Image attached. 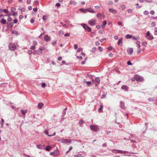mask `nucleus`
Returning a JSON list of instances; mask_svg holds the SVG:
<instances>
[{
    "instance_id": "nucleus-1",
    "label": "nucleus",
    "mask_w": 157,
    "mask_h": 157,
    "mask_svg": "<svg viewBox=\"0 0 157 157\" xmlns=\"http://www.w3.org/2000/svg\"><path fill=\"white\" fill-rule=\"evenodd\" d=\"M91 129L94 132H96L99 130V128L98 126L96 125H92L90 126Z\"/></svg>"
},
{
    "instance_id": "nucleus-2",
    "label": "nucleus",
    "mask_w": 157,
    "mask_h": 157,
    "mask_svg": "<svg viewBox=\"0 0 157 157\" xmlns=\"http://www.w3.org/2000/svg\"><path fill=\"white\" fill-rule=\"evenodd\" d=\"M10 49L11 51H14L16 49V46L15 44L13 43H10L9 45Z\"/></svg>"
},
{
    "instance_id": "nucleus-3",
    "label": "nucleus",
    "mask_w": 157,
    "mask_h": 157,
    "mask_svg": "<svg viewBox=\"0 0 157 157\" xmlns=\"http://www.w3.org/2000/svg\"><path fill=\"white\" fill-rule=\"evenodd\" d=\"M82 25L85 29L87 31L90 32L91 31V29L89 27L87 26L86 24H82Z\"/></svg>"
},
{
    "instance_id": "nucleus-4",
    "label": "nucleus",
    "mask_w": 157,
    "mask_h": 157,
    "mask_svg": "<svg viewBox=\"0 0 157 157\" xmlns=\"http://www.w3.org/2000/svg\"><path fill=\"white\" fill-rule=\"evenodd\" d=\"M136 78V80L137 81L142 82L143 80V78L141 76L136 75H134Z\"/></svg>"
},
{
    "instance_id": "nucleus-5",
    "label": "nucleus",
    "mask_w": 157,
    "mask_h": 157,
    "mask_svg": "<svg viewBox=\"0 0 157 157\" xmlns=\"http://www.w3.org/2000/svg\"><path fill=\"white\" fill-rule=\"evenodd\" d=\"M45 133L47 135H48V136H53L55 135L56 133L55 132H54L53 134L50 131L49 132L47 130H46L44 131Z\"/></svg>"
},
{
    "instance_id": "nucleus-6",
    "label": "nucleus",
    "mask_w": 157,
    "mask_h": 157,
    "mask_svg": "<svg viewBox=\"0 0 157 157\" xmlns=\"http://www.w3.org/2000/svg\"><path fill=\"white\" fill-rule=\"evenodd\" d=\"M96 21L94 19H91L88 21V23L90 26H93L95 25Z\"/></svg>"
},
{
    "instance_id": "nucleus-7",
    "label": "nucleus",
    "mask_w": 157,
    "mask_h": 157,
    "mask_svg": "<svg viewBox=\"0 0 157 157\" xmlns=\"http://www.w3.org/2000/svg\"><path fill=\"white\" fill-rule=\"evenodd\" d=\"M146 37L148 40H151L153 38V37L150 35L149 31H147L146 33Z\"/></svg>"
},
{
    "instance_id": "nucleus-8",
    "label": "nucleus",
    "mask_w": 157,
    "mask_h": 157,
    "mask_svg": "<svg viewBox=\"0 0 157 157\" xmlns=\"http://www.w3.org/2000/svg\"><path fill=\"white\" fill-rule=\"evenodd\" d=\"M133 49L132 48H128L127 50L128 53L129 55H131L133 52Z\"/></svg>"
},
{
    "instance_id": "nucleus-9",
    "label": "nucleus",
    "mask_w": 157,
    "mask_h": 157,
    "mask_svg": "<svg viewBox=\"0 0 157 157\" xmlns=\"http://www.w3.org/2000/svg\"><path fill=\"white\" fill-rule=\"evenodd\" d=\"M71 140L70 139H64L62 140L61 141V142L62 143H70L71 142Z\"/></svg>"
},
{
    "instance_id": "nucleus-10",
    "label": "nucleus",
    "mask_w": 157,
    "mask_h": 157,
    "mask_svg": "<svg viewBox=\"0 0 157 157\" xmlns=\"http://www.w3.org/2000/svg\"><path fill=\"white\" fill-rule=\"evenodd\" d=\"M44 39L46 41H49L51 40V38L48 35H45L44 37Z\"/></svg>"
},
{
    "instance_id": "nucleus-11",
    "label": "nucleus",
    "mask_w": 157,
    "mask_h": 157,
    "mask_svg": "<svg viewBox=\"0 0 157 157\" xmlns=\"http://www.w3.org/2000/svg\"><path fill=\"white\" fill-rule=\"evenodd\" d=\"M109 12L114 14L116 13H117V11L116 10L112 8H110L109 10Z\"/></svg>"
},
{
    "instance_id": "nucleus-12",
    "label": "nucleus",
    "mask_w": 157,
    "mask_h": 157,
    "mask_svg": "<svg viewBox=\"0 0 157 157\" xmlns=\"http://www.w3.org/2000/svg\"><path fill=\"white\" fill-rule=\"evenodd\" d=\"M86 10L89 12L92 13H94L95 12V11L90 8H87L86 9Z\"/></svg>"
},
{
    "instance_id": "nucleus-13",
    "label": "nucleus",
    "mask_w": 157,
    "mask_h": 157,
    "mask_svg": "<svg viewBox=\"0 0 157 157\" xmlns=\"http://www.w3.org/2000/svg\"><path fill=\"white\" fill-rule=\"evenodd\" d=\"M117 44L119 46H121L122 44V39H120L117 42Z\"/></svg>"
},
{
    "instance_id": "nucleus-14",
    "label": "nucleus",
    "mask_w": 157,
    "mask_h": 157,
    "mask_svg": "<svg viewBox=\"0 0 157 157\" xmlns=\"http://www.w3.org/2000/svg\"><path fill=\"white\" fill-rule=\"evenodd\" d=\"M43 105V103L42 102H40L38 104V107L39 109H41Z\"/></svg>"
},
{
    "instance_id": "nucleus-15",
    "label": "nucleus",
    "mask_w": 157,
    "mask_h": 157,
    "mask_svg": "<svg viewBox=\"0 0 157 157\" xmlns=\"http://www.w3.org/2000/svg\"><path fill=\"white\" fill-rule=\"evenodd\" d=\"M121 88L123 89H124L125 90L127 91L128 90V87L124 85L122 86Z\"/></svg>"
},
{
    "instance_id": "nucleus-16",
    "label": "nucleus",
    "mask_w": 157,
    "mask_h": 157,
    "mask_svg": "<svg viewBox=\"0 0 157 157\" xmlns=\"http://www.w3.org/2000/svg\"><path fill=\"white\" fill-rule=\"evenodd\" d=\"M106 24V21H104L103 22V25H101V28H104Z\"/></svg>"
},
{
    "instance_id": "nucleus-17",
    "label": "nucleus",
    "mask_w": 157,
    "mask_h": 157,
    "mask_svg": "<svg viewBox=\"0 0 157 157\" xmlns=\"http://www.w3.org/2000/svg\"><path fill=\"white\" fill-rule=\"evenodd\" d=\"M120 106L121 107L122 109H124V104L123 102L122 101L121 102Z\"/></svg>"
},
{
    "instance_id": "nucleus-18",
    "label": "nucleus",
    "mask_w": 157,
    "mask_h": 157,
    "mask_svg": "<svg viewBox=\"0 0 157 157\" xmlns=\"http://www.w3.org/2000/svg\"><path fill=\"white\" fill-rule=\"evenodd\" d=\"M27 111L26 110H21V112L22 114L24 115H25L26 113H27Z\"/></svg>"
},
{
    "instance_id": "nucleus-19",
    "label": "nucleus",
    "mask_w": 157,
    "mask_h": 157,
    "mask_svg": "<svg viewBox=\"0 0 157 157\" xmlns=\"http://www.w3.org/2000/svg\"><path fill=\"white\" fill-rule=\"evenodd\" d=\"M43 146L41 145V144H39V145H36V147L38 149H43Z\"/></svg>"
},
{
    "instance_id": "nucleus-20",
    "label": "nucleus",
    "mask_w": 157,
    "mask_h": 157,
    "mask_svg": "<svg viewBox=\"0 0 157 157\" xmlns=\"http://www.w3.org/2000/svg\"><path fill=\"white\" fill-rule=\"evenodd\" d=\"M70 3L71 5H76L77 4L76 2L73 1H71L70 2Z\"/></svg>"
},
{
    "instance_id": "nucleus-21",
    "label": "nucleus",
    "mask_w": 157,
    "mask_h": 157,
    "mask_svg": "<svg viewBox=\"0 0 157 157\" xmlns=\"http://www.w3.org/2000/svg\"><path fill=\"white\" fill-rule=\"evenodd\" d=\"M6 20L3 19H2L1 20V22L3 24H5L6 23Z\"/></svg>"
},
{
    "instance_id": "nucleus-22",
    "label": "nucleus",
    "mask_w": 157,
    "mask_h": 157,
    "mask_svg": "<svg viewBox=\"0 0 157 157\" xmlns=\"http://www.w3.org/2000/svg\"><path fill=\"white\" fill-rule=\"evenodd\" d=\"M102 16V15L101 13H98L97 14V17H98L101 18Z\"/></svg>"
},
{
    "instance_id": "nucleus-23",
    "label": "nucleus",
    "mask_w": 157,
    "mask_h": 157,
    "mask_svg": "<svg viewBox=\"0 0 157 157\" xmlns=\"http://www.w3.org/2000/svg\"><path fill=\"white\" fill-rule=\"evenodd\" d=\"M51 147L49 146H48L46 147L45 150L47 151H49L51 150Z\"/></svg>"
},
{
    "instance_id": "nucleus-24",
    "label": "nucleus",
    "mask_w": 157,
    "mask_h": 157,
    "mask_svg": "<svg viewBox=\"0 0 157 157\" xmlns=\"http://www.w3.org/2000/svg\"><path fill=\"white\" fill-rule=\"evenodd\" d=\"M140 41H137L136 42V44L138 45V48H139L140 47Z\"/></svg>"
},
{
    "instance_id": "nucleus-25",
    "label": "nucleus",
    "mask_w": 157,
    "mask_h": 157,
    "mask_svg": "<svg viewBox=\"0 0 157 157\" xmlns=\"http://www.w3.org/2000/svg\"><path fill=\"white\" fill-rule=\"evenodd\" d=\"M95 80L97 82L99 83L100 82V79L99 77L96 78Z\"/></svg>"
},
{
    "instance_id": "nucleus-26",
    "label": "nucleus",
    "mask_w": 157,
    "mask_h": 157,
    "mask_svg": "<svg viewBox=\"0 0 157 157\" xmlns=\"http://www.w3.org/2000/svg\"><path fill=\"white\" fill-rule=\"evenodd\" d=\"M126 37L127 39L130 38L132 37V36L129 34H128L126 35Z\"/></svg>"
},
{
    "instance_id": "nucleus-27",
    "label": "nucleus",
    "mask_w": 157,
    "mask_h": 157,
    "mask_svg": "<svg viewBox=\"0 0 157 157\" xmlns=\"http://www.w3.org/2000/svg\"><path fill=\"white\" fill-rule=\"evenodd\" d=\"M48 18V16L46 15L43 16V19L44 20H46Z\"/></svg>"
},
{
    "instance_id": "nucleus-28",
    "label": "nucleus",
    "mask_w": 157,
    "mask_h": 157,
    "mask_svg": "<svg viewBox=\"0 0 157 157\" xmlns=\"http://www.w3.org/2000/svg\"><path fill=\"white\" fill-rule=\"evenodd\" d=\"M116 151H117V152L118 153H124V152H123V151L120 150H116Z\"/></svg>"
},
{
    "instance_id": "nucleus-29",
    "label": "nucleus",
    "mask_w": 157,
    "mask_h": 157,
    "mask_svg": "<svg viewBox=\"0 0 157 157\" xmlns=\"http://www.w3.org/2000/svg\"><path fill=\"white\" fill-rule=\"evenodd\" d=\"M155 34V35H157V27H155L154 28Z\"/></svg>"
},
{
    "instance_id": "nucleus-30",
    "label": "nucleus",
    "mask_w": 157,
    "mask_h": 157,
    "mask_svg": "<svg viewBox=\"0 0 157 157\" xmlns=\"http://www.w3.org/2000/svg\"><path fill=\"white\" fill-rule=\"evenodd\" d=\"M103 108V106L102 105H101L99 109V112H100L102 110Z\"/></svg>"
},
{
    "instance_id": "nucleus-31",
    "label": "nucleus",
    "mask_w": 157,
    "mask_h": 157,
    "mask_svg": "<svg viewBox=\"0 0 157 157\" xmlns=\"http://www.w3.org/2000/svg\"><path fill=\"white\" fill-rule=\"evenodd\" d=\"M144 15H148L149 14V12L147 10H145L144 12Z\"/></svg>"
},
{
    "instance_id": "nucleus-32",
    "label": "nucleus",
    "mask_w": 157,
    "mask_h": 157,
    "mask_svg": "<svg viewBox=\"0 0 157 157\" xmlns=\"http://www.w3.org/2000/svg\"><path fill=\"white\" fill-rule=\"evenodd\" d=\"M82 48H78V50H77V52H81V51H82Z\"/></svg>"
},
{
    "instance_id": "nucleus-33",
    "label": "nucleus",
    "mask_w": 157,
    "mask_h": 157,
    "mask_svg": "<svg viewBox=\"0 0 157 157\" xmlns=\"http://www.w3.org/2000/svg\"><path fill=\"white\" fill-rule=\"evenodd\" d=\"M139 39V37H136L135 36H133V39L134 40H137Z\"/></svg>"
},
{
    "instance_id": "nucleus-34",
    "label": "nucleus",
    "mask_w": 157,
    "mask_h": 157,
    "mask_svg": "<svg viewBox=\"0 0 157 157\" xmlns=\"http://www.w3.org/2000/svg\"><path fill=\"white\" fill-rule=\"evenodd\" d=\"M41 86L42 87L44 88L46 86V84L45 83H42L41 84Z\"/></svg>"
},
{
    "instance_id": "nucleus-35",
    "label": "nucleus",
    "mask_w": 157,
    "mask_h": 157,
    "mask_svg": "<svg viewBox=\"0 0 157 157\" xmlns=\"http://www.w3.org/2000/svg\"><path fill=\"white\" fill-rule=\"evenodd\" d=\"M7 20L9 22H10L12 21V19L10 17H8L7 19Z\"/></svg>"
},
{
    "instance_id": "nucleus-36",
    "label": "nucleus",
    "mask_w": 157,
    "mask_h": 157,
    "mask_svg": "<svg viewBox=\"0 0 157 157\" xmlns=\"http://www.w3.org/2000/svg\"><path fill=\"white\" fill-rule=\"evenodd\" d=\"M74 49L75 50H76V49H77L78 47V46L77 44H75L74 45Z\"/></svg>"
},
{
    "instance_id": "nucleus-37",
    "label": "nucleus",
    "mask_w": 157,
    "mask_h": 157,
    "mask_svg": "<svg viewBox=\"0 0 157 157\" xmlns=\"http://www.w3.org/2000/svg\"><path fill=\"white\" fill-rule=\"evenodd\" d=\"M64 36L66 37H69L70 36V34L68 33H67L66 34L64 35Z\"/></svg>"
},
{
    "instance_id": "nucleus-38",
    "label": "nucleus",
    "mask_w": 157,
    "mask_h": 157,
    "mask_svg": "<svg viewBox=\"0 0 157 157\" xmlns=\"http://www.w3.org/2000/svg\"><path fill=\"white\" fill-rule=\"evenodd\" d=\"M136 8H140L141 7V6H139V4L138 3H137L136 4Z\"/></svg>"
},
{
    "instance_id": "nucleus-39",
    "label": "nucleus",
    "mask_w": 157,
    "mask_h": 157,
    "mask_svg": "<svg viewBox=\"0 0 157 157\" xmlns=\"http://www.w3.org/2000/svg\"><path fill=\"white\" fill-rule=\"evenodd\" d=\"M80 10L82 11L83 13H86V9L85 10V9H83V8H82L80 9Z\"/></svg>"
},
{
    "instance_id": "nucleus-40",
    "label": "nucleus",
    "mask_w": 157,
    "mask_h": 157,
    "mask_svg": "<svg viewBox=\"0 0 157 157\" xmlns=\"http://www.w3.org/2000/svg\"><path fill=\"white\" fill-rule=\"evenodd\" d=\"M4 123V120L3 119H2V122H1V127H2V125Z\"/></svg>"
},
{
    "instance_id": "nucleus-41",
    "label": "nucleus",
    "mask_w": 157,
    "mask_h": 157,
    "mask_svg": "<svg viewBox=\"0 0 157 157\" xmlns=\"http://www.w3.org/2000/svg\"><path fill=\"white\" fill-rule=\"evenodd\" d=\"M121 9L123 10H124L125 8V6L124 5H121Z\"/></svg>"
},
{
    "instance_id": "nucleus-42",
    "label": "nucleus",
    "mask_w": 157,
    "mask_h": 157,
    "mask_svg": "<svg viewBox=\"0 0 157 157\" xmlns=\"http://www.w3.org/2000/svg\"><path fill=\"white\" fill-rule=\"evenodd\" d=\"M3 12L5 13H7L8 12V11L7 9H5L3 10Z\"/></svg>"
},
{
    "instance_id": "nucleus-43",
    "label": "nucleus",
    "mask_w": 157,
    "mask_h": 157,
    "mask_svg": "<svg viewBox=\"0 0 157 157\" xmlns=\"http://www.w3.org/2000/svg\"><path fill=\"white\" fill-rule=\"evenodd\" d=\"M151 25L153 27H154L155 25V22H153L151 23Z\"/></svg>"
},
{
    "instance_id": "nucleus-44",
    "label": "nucleus",
    "mask_w": 157,
    "mask_h": 157,
    "mask_svg": "<svg viewBox=\"0 0 157 157\" xmlns=\"http://www.w3.org/2000/svg\"><path fill=\"white\" fill-rule=\"evenodd\" d=\"M135 80H136V78L134 76V77L132 78L131 79V81L133 82Z\"/></svg>"
},
{
    "instance_id": "nucleus-45",
    "label": "nucleus",
    "mask_w": 157,
    "mask_h": 157,
    "mask_svg": "<svg viewBox=\"0 0 157 157\" xmlns=\"http://www.w3.org/2000/svg\"><path fill=\"white\" fill-rule=\"evenodd\" d=\"M11 10L13 12H14L16 10V9L15 8L13 7L12 8Z\"/></svg>"
},
{
    "instance_id": "nucleus-46",
    "label": "nucleus",
    "mask_w": 157,
    "mask_h": 157,
    "mask_svg": "<svg viewBox=\"0 0 157 157\" xmlns=\"http://www.w3.org/2000/svg\"><path fill=\"white\" fill-rule=\"evenodd\" d=\"M12 15L13 16L17 15V12H13Z\"/></svg>"
},
{
    "instance_id": "nucleus-47",
    "label": "nucleus",
    "mask_w": 157,
    "mask_h": 157,
    "mask_svg": "<svg viewBox=\"0 0 157 157\" xmlns=\"http://www.w3.org/2000/svg\"><path fill=\"white\" fill-rule=\"evenodd\" d=\"M98 49L99 51L101 52L102 50V48L100 46H99L98 47Z\"/></svg>"
},
{
    "instance_id": "nucleus-48",
    "label": "nucleus",
    "mask_w": 157,
    "mask_h": 157,
    "mask_svg": "<svg viewBox=\"0 0 157 157\" xmlns=\"http://www.w3.org/2000/svg\"><path fill=\"white\" fill-rule=\"evenodd\" d=\"M96 50V48L95 47H93L92 49V52H94Z\"/></svg>"
},
{
    "instance_id": "nucleus-49",
    "label": "nucleus",
    "mask_w": 157,
    "mask_h": 157,
    "mask_svg": "<svg viewBox=\"0 0 157 157\" xmlns=\"http://www.w3.org/2000/svg\"><path fill=\"white\" fill-rule=\"evenodd\" d=\"M150 13L151 14L153 15L155 13L154 11L153 10H151L150 11Z\"/></svg>"
},
{
    "instance_id": "nucleus-50",
    "label": "nucleus",
    "mask_w": 157,
    "mask_h": 157,
    "mask_svg": "<svg viewBox=\"0 0 157 157\" xmlns=\"http://www.w3.org/2000/svg\"><path fill=\"white\" fill-rule=\"evenodd\" d=\"M35 46H33V45L31 46V47L30 48V49L33 50L35 49Z\"/></svg>"
},
{
    "instance_id": "nucleus-51",
    "label": "nucleus",
    "mask_w": 157,
    "mask_h": 157,
    "mask_svg": "<svg viewBox=\"0 0 157 157\" xmlns=\"http://www.w3.org/2000/svg\"><path fill=\"white\" fill-rule=\"evenodd\" d=\"M31 2V0H27V3L28 4H30Z\"/></svg>"
},
{
    "instance_id": "nucleus-52",
    "label": "nucleus",
    "mask_w": 157,
    "mask_h": 157,
    "mask_svg": "<svg viewBox=\"0 0 157 157\" xmlns=\"http://www.w3.org/2000/svg\"><path fill=\"white\" fill-rule=\"evenodd\" d=\"M87 84L88 85H90L91 84V82L90 81H88L86 82Z\"/></svg>"
},
{
    "instance_id": "nucleus-53",
    "label": "nucleus",
    "mask_w": 157,
    "mask_h": 157,
    "mask_svg": "<svg viewBox=\"0 0 157 157\" xmlns=\"http://www.w3.org/2000/svg\"><path fill=\"white\" fill-rule=\"evenodd\" d=\"M38 53V51L37 50H35L33 52V54L34 55H35Z\"/></svg>"
},
{
    "instance_id": "nucleus-54",
    "label": "nucleus",
    "mask_w": 157,
    "mask_h": 157,
    "mask_svg": "<svg viewBox=\"0 0 157 157\" xmlns=\"http://www.w3.org/2000/svg\"><path fill=\"white\" fill-rule=\"evenodd\" d=\"M118 24L119 25H122L123 24L122 23L121 21H119L118 22Z\"/></svg>"
},
{
    "instance_id": "nucleus-55",
    "label": "nucleus",
    "mask_w": 157,
    "mask_h": 157,
    "mask_svg": "<svg viewBox=\"0 0 157 157\" xmlns=\"http://www.w3.org/2000/svg\"><path fill=\"white\" fill-rule=\"evenodd\" d=\"M37 51H38V52H39L41 53H42V50L40 48L38 49Z\"/></svg>"
},
{
    "instance_id": "nucleus-56",
    "label": "nucleus",
    "mask_w": 157,
    "mask_h": 157,
    "mask_svg": "<svg viewBox=\"0 0 157 157\" xmlns=\"http://www.w3.org/2000/svg\"><path fill=\"white\" fill-rule=\"evenodd\" d=\"M127 64L128 65H131L132 63L130 61H128L127 62Z\"/></svg>"
},
{
    "instance_id": "nucleus-57",
    "label": "nucleus",
    "mask_w": 157,
    "mask_h": 157,
    "mask_svg": "<svg viewBox=\"0 0 157 157\" xmlns=\"http://www.w3.org/2000/svg\"><path fill=\"white\" fill-rule=\"evenodd\" d=\"M72 149V147H70L69 148V149L68 150V151L67 152V154L68 153L69 151H71Z\"/></svg>"
},
{
    "instance_id": "nucleus-58",
    "label": "nucleus",
    "mask_w": 157,
    "mask_h": 157,
    "mask_svg": "<svg viewBox=\"0 0 157 157\" xmlns=\"http://www.w3.org/2000/svg\"><path fill=\"white\" fill-rule=\"evenodd\" d=\"M145 1L147 2H152V0H145Z\"/></svg>"
},
{
    "instance_id": "nucleus-59",
    "label": "nucleus",
    "mask_w": 157,
    "mask_h": 157,
    "mask_svg": "<svg viewBox=\"0 0 157 157\" xmlns=\"http://www.w3.org/2000/svg\"><path fill=\"white\" fill-rule=\"evenodd\" d=\"M23 17H24L22 15H20L19 16V18L20 19H22Z\"/></svg>"
},
{
    "instance_id": "nucleus-60",
    "label": "nucleus",
    "mask_w": 157,
    "mask_h": 157,
    "mask_svg": "<svg viewBox=\"0 0 157 157\" xmlns=\"http://www.w3.org/2000/svg\"><path fill=\"white\" fill-rule=\"evenodd\" d=\"M33 44L34 45H36L37 44V42L36 41H34L33 42Z\"/></svg>"
},
{
    "instance_id": "nucleus-61",
    "label": "nucleus",
    "mask_w": 157,
    "mask_h": 157,
    "mask_svg": "<svg viewBox=\"0 0 157 157\" xmlns=\"http://www.w3.org/2000/svg\"><path fill=\"white\" fill-rule=\"evenodd\" d=\"M141 51V50L139 48V49L137 51V54H139Z\"/></svg>"
},
{
    "instance_id": "nucleus-62",
    "label": "nucleus",
    "mask_w": 157,
    "mask_h": 157,
    "mask_svg": "<svg viewBox=\"0 0 157 157\" xmlns=\"http://www.w3.org/2000/svg\"><path fill=\"white\" fill-rule=\"evenodd\" d=\"M37 7H36L35 8H34L33 9V11H35V12H36L37 11Z\"/></svg>"
},
{
    "instance_id": "nucleus-63",
    "label": "nucleus",
    "mask_w": 157,
    "mask_h": 157,
    "mask_svg": "<svg viewBox=\"0 0 157 157\" xmlns=\"http://www.w3.org/2000/svg\"><path fill=\"white\" fill-rule=\"evenodd\" d=\"M75 157H82V156L81 155H75Z\"/></svg>"
},
{
    "instance_id": "nucleus-64",
    "label": "nucleus",
    "mask_w": 157,
    "mask_h": 157,
    "mask_svg": "<svg viewBox=\"0 0 157 157\" xmlns=\"http://www.w3.org/2000/svg\"><path fill=\"white\" fill-rule=\"evenodd\" d=\"M118 37L117 36H114V39L116 40H117V39H118Z\"/></svg>"
}]
</instances>
